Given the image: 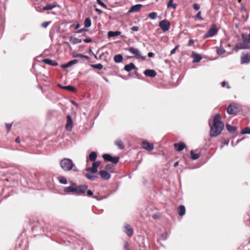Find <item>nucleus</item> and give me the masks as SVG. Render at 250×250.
<instances>
[{
	"mask_svg": "<svg viewBox=\"0 0 250 250\" xmlns=\"http://www.w3.org/2000/svg\"><path fill=\"white\" fill-rule=\"evenodd\" d=\"M221 118L219 114H216L213 119L212 125L209 122L210 127V135L211 137H216L219 135L224 128V124L221 121Z\"/></svg>",
	"mask_w": 250,
	"mask_h": 250,
	"instance_id": "obj_1",
	"label": "nucleus"
},
{
	"mask_svg": "<svg viewBox=\"0 0 250 250\" xmlns=\"http://www.w3.org/2000/svg\"><path fill=\"white\" fill-rule=\"evenodd\" d=\"M60 166L61 168L65 171H68L72 169L74 171H77L75 164L72 160L68 158H63L60 161Z\"/></svg>",
	"mask_w": 250,
	"mask_h": 250,
	"instance_id": "obj_2",
	"label": "nucleus"
},
{
	"mask_svg": "<svg viewBox=\"0 0 250 250\" xmlns=\"http://www.w3.org/2000/svg\"><path fill=\"white\" fill-rule=\"evenodd\" d=\"M33 67L36 71L38 73V77L40 78H42V76H43L44 77L45 73V65H42L40 64H38L36 62Z\"/></svg>",
	"mask_w": 250,
	"mask_h": 250,
	"instance_id": "obj_3",
	"label": "nucleus"
},
{
	"mask_svg": "<svg viewBox=\"0 0 250 250\" xmlns=\"http://www.w3.org/2000/svg\"><path fill=\"white\" fill-rule=\"evenodd\" d=\"M129 52L133 54L137 59H141L142 61H144L146 59V57L141 55L140 51L135 47H131L128 48Z\"/></svg>",
	"mask_w": 250,
	"mask_h": 250,
	"instance_id": "obj_4",
	"label": "nucleus"
},
{
	"mask_svg": "<svg viewBox=\"0 0 250 250\" xmlns=\"http://www.w3.org/2000/svg\"><path fill=\"white\" fill-rule=\"evenodd\" d=\"M218 32V30L214 24H213L211 26L209 29L207 31V32L204 35V38H208L209 37H211L216 35Z\"/></svg>",
	"mask_w": 250,
	"mask_h": 250,
	"instance_id": "obj_5",
	"label": "nucleus"
},
{
	"mask_svg": "<svg viewBox=\"0 0 250 250\" xmlns=\"http://www.w3.org/2000/svg\"><path fill=\"white\" fill-rule=\"evenodd\" d=\"M71 186L66 187L64 188V192L67 193H73L77 195V189L76 184L73 182H71Z\"/></svg>",
	"mask_w": 250,
	"mask_h": 250,
	"instance_id": "obj_6",
	"label": "nucleus"
},
{
	"mask_svg": "<svg viewBox=\"0 0 250 250\" xmlns=\"http://www.w3.org/2000/svg\"><path fill=\"white\" fill-rule=\"evenodd\" d=\"M170 22L167 20H164L159 22V26L164 32L167 31L170 28Z\"/></svg>",
	"mask_w": 250,
	"mask_h": 250,
	"instance_id": "obj_7",
	"label": "nucleus"
},
{
	"mask_svg": "<svg viewBox=\"0 0 250 250\" xmlns=\"http://www.w3.org/2000/svg\"><path fill=\"white\" fill-rule=\"evenodd\" d=\"M100 161H96L92 163V167H88L86 169V171H89L91 173H95L98 171V167L100 165Z\"/></svg>",
	"mask_w": 250,
	"mask_h": 250,
	"instance_id": "obj_8",
	"label": "nucleus"
},
{
	"mask_svg": "<svg viewBox=\"0 0 250 250\" xmlns=\"http://www.w3.org/2000/svg\"><path fill=\"white\" fill-rule=\"evenodd\" d=\"M250 62V53H243L241 57V64H248Z\"/></svg>",
	"mask_w": 250,
	"mask_h": 250,
	"instance_id": "obj_9",
	"label": "nucleus"
},
{
	"mask_svg": "<svg viewBox=\"0 0 250 250\" xmlns=\"http://www.w3.org/2000/svg\"><path fill=\"white\" fill-rule=\"evenodd\" d=\"M250 48V45L246 42H239L236 44L234 47V50L238 51L240 49H248Z\"/></svg>",
	"mask_w": 250,
	"mask_h": 250,
	"instance_id": "obj_10",
	"label": "nucleus"
},
{
	"mask_svg": "<svg viewBox=\"0 0 250 250\" xmlns=\"http://www.w3.org/2000/svg\"><path fill=\"white\" fill-rule=\"evenodd\" d=\"M142 147L147 150V151H151L154 148V146H153V144H150V143H149L148 142H147L146 141H144L142 142Z\"/></svg>",
	"mask_w": 250,
	"mask_h": 250,
	"instance_id": "obj_11",
	"label": "nucleus"
},
{
	"mask_svg": "<svg viewBox=\"0 0 250 250\" xmlns=\"http://www.w3.org/2000/svg\"><path fill=\"white\" fill-rule=\"evenodd\" d=\"M73 128V123L71 117L70 115L67 116V122L65 125V129L67 131H71Z\"/></svg>",
	"mask_w": 250,
	"mask_h": 250,
	"instance_id": "obj_12",
	"label": "nucleus"
},
{
	"mask_svg": "<svg viewBox=\"0 0 250 250\" xmlns=\"http://www.w3.org/2000/svg\"><path fill=\"white\" fill-rule=\"evenodd\" d=\"M124 231L129 237H131L133 235V230L127 224L124 226Z\"/></svg>",
	"mask_w": 250,
	"mask_h": 250,
	"instance_id": "obj_13",
	"label": "nucleus"
},
{
	"mask_svg": "<svg viewBox=\"0 0 250 250\" xmlns=\"http://www.w3.org/2000/svg\"><path fill=\"white\" fill-rule=\"evenodd\" d=\"M87 188V186L85 185H82L79 186H77V195H80L83 193H84Z\"/></svg>",
	"mask_w": 250,
	"mask_h": 250,
	"instance_id": "obj_14",
	"label": "nucleus"
},
{
	"mask_svg": "<svg viewBox=\"0 0 250 250\" xmlns=\"http://www.w3.org/2000/svg\"><path fill=\"white\" fill-rule=\"evenodd\" d=\"M227 113L229 114H235L237 112V109L233 104H230L227 109Z\"/></svg>",
	"mask_w": 250,
	"mask_h": 250,
	"instance_id": "obj_15",
	"label": "nucleus"
},
{
	"mask_svg": "<svg viewBox=\"0 0 250 250\" xmlns=\"http://www.w3.org/2000/svg\"><path fill=\"white\" fill-rule=\"evenodd\" d=\"M99 174L102 178L105 180L109 179L111 177L110 174L104 170L100 171Z\"/></svg>",
	"mask_w": 250,
	"mask_h": 250,
	"instance_id": "obj_16",
	"label": "nucleus"
},
{
	"mask_svg": "<svg viewBox=\"0 0 250 250\" xmlns=\"http://www.w3.org/2000/svg\"><path fill=\"white\" fill-rule=\"evenodd\" d=\"M144 74L149 77H154L156 75V72L152 69H146L144 72Z\"/></svg>",
	"mask_w": 250,
	"mask_h": 250,
	"instance_id": "obj_17",
	"label": "nucleus"
},
{
	"mask_svg": "<svg viewBox=\"0 0 250 250\" xmlns=\"http://www.w3.org/2000/svg\"><path fill=\"white\" fill-rule=\"evenodd\" d=\"M174 146L176 150L181 151L186 147V145L183 143H180L174 144Z\"/></svg>",
	"mask_w": 250,
	"mask_h": 250,
	"instance_id": "obj_18",
	"label": "nucleus"
},
{
	"mask_svg": "<svg viewBox=\"0 0 250 250\" xmlns=\"http://www.w3.org/2000/svg\"><path fill=\"white\" fill-rule=\"evenodd\" d=\"M142 7V5L141 4L133 5L130 8L128 12L130 13L138 12L140 10Z\"/></svg>",
	"mask_w": 250,
	"mask_h": 250,
	"instance_id": "obj_19",
	"label": "nucleus"
},
{
	"mask_svg": "<svg viewBox=\"0 0 250 250\" xmlns=\"http://www.w3.org/2000/svg\"><path fill=\"white\" fill-rule=\"evenodd\" d=\"M135 68L136 66L135 64L131 62L129 64L125 65L124 67V69L127 72H130L132 70L135 69Z\"/></svg>",
	"mask_w": 250,
	"mask_h": 250,
	"instance_id": "obj_20",
	"label": "nucleus"
},
{
	"mask_svg": "<svg viewBox=\"0 0 250 250\" xmlns=\"http://www.w3.org/2000/svg\"><path fill=\"white\" fill-rule=\"evenodd\" d=\"M78 62V61L77 60H73L71 61H69V62H68L67 63H66L65 64L62 65L61 67L62 68H66L70 67V66H71L72 65H73L74 64L77 63Z\"/></svg>",
	"mask_w": 250,
	"mask_h": 250,
	"instance_id": "obj_21",
	"label": "nucleus"
},
{
	"mask_svg": "<svg viewBox=\"0 0 250 250\" xmlns=\"http://www.w3.org/2000/svg\"><path fill=\"white\" fill-rule=\"evenodd\" d=\"M241 37L244 42H246L247 43H250V34H242Z\"/></svg>",
	"mask_w": 250,
	"mask_h": 250,
	"instance_id": "obj_22",
	"label": "nucleus"
},
{
	"mask_svg": "<svg viewBox=\"0 0 250 250\" xmlns=\"http://www.w3.org/2000/svg\"><path fill=\"white\" fill-rule=\"evenodd\" d=\"M59 86L62 89H66L73 92H75L76 91L75 88L70 85L61 86V85L59 84Z\"/></svg>",
	"mask_w": 250,
	"mask_h": 250,
	"instance_id": "obj_23",
	"label": "nucleus"
},
{
	"mask_svg": "<svg viewBox=\"0 0 250 250\" xmlns=\"http://www.w3.org/2000/svg\"><path fill=\"white\" fill-rule=\"evenodd\" d=\"M186 209L183 205H181L178 208V213L181 216H183L185 214Z\"/></svg>",
	"mask_w": 250,
	"mask_h": 250,
	"instance_id": "obj_24",
	"label": "nucleus"
},
{
	"mask_svg": "<svg viewBox=\"0 0 250 250\" xmlns=\"http://www.w3.org/2000/svg\"><path fill=\"white\" fill-rule=\"evenodd\" d=\"M121 32L120 31H109L108 32V36L109 37H113L115 36H118L120 35Z\"/></svg>",
	"mask_w": 250,
	"mask_h": 250,
	"instance_id": "obj_25",
	"label": "nucleus"
},
{
	"mask_svg": "<svg viewBox=\"0 0 250 250\" xmlns=\"http://www.w3.org/2000/svg\"><path fill=\"white\" fill-rule=\"evenodd\" d=\"M123 56L121 54H118L114 56V61L115 62L120 63L123 61Z\"/></svg>",
	"mask_w": 250,
	"mask_h": 250,
	"instance_id": "obj_26",
	"label": "nucleus"
},
{
	"mask_svg": "<svg viewBox=\"0 0 250 250\" xmlns=\"http://www.w3.org/2000/svg\"><path fill=\"white\" fill-rule=\"evenodd\" d=\"M70 42L73 44H76L82 42V40L75 37H71Z\"/></svg>",
	"mask_w": 250,
	"mask_h": 250,
	"instance_id": "obj_27",
	"label": "nucleus"
},
{
	"mask_svg": "<svg viewBox=\"0 0 250 250\" xmlns=\"http://www.w3.org/2000/svg\"><path fill=\"white\" fill-rule=\"evenodd\" d=\"M97 157V153L95 152H91L88 156L89 160L91 161H94Z\"/></svg>",
	"mask_w": 250,
	"mask_h": 250,
	"instance_id": "obj_28",
	"label": "nucleus"
},
{
	"mask_svg": "<svg viewBox=\"0 0 250 250\" xmlns=\"http://www.w3.org/2000/svg\"><path fill=\"white\" fill-rule=\"evenodd\" d=\"M36 61L38 62H44L47 64V58H42V56H38L36 58Z\"/></svg>",
	"mask_w": 250,
	"mask_h": 250,
	"instance_id": "obj_29",
	"label": "nucleus"
},
{
	"mask_svg": "<svg viewBox=\"0 0 250 250\" xmlns=\"http://www.w3.org/2000/svg\"><path fill=\"white\" fill-rule=\"evenodd\" d=\"M115 144L121 149H123L124 147V145L121 140H118L116 141L115 142Z\"/></svg>",
	"mask_w": 250,
	"mask_h": 250,
	"instance_id": "obj_30",
	"label": "nucleus"
},
{
	"mask_svg": "<svg viewBox=\"0 0 250 250\" xmlns=\"http://www.w3.org/2000/svg\"><path fill=\"white\" fill-rule=\"evenodd\" d=\"M92 173H87L85 174V176L87 179L91 181H94L97 177L95 175H92Z\"/></svg>",
	"mask_w": 250,
	"mask_h": 250,
	"instance_id": "obj_31",
	"label": "nucleus"
},
{
	"mask_svg": "<svg viewBox=\"0 0 250 250\" xmlns=\"http://www.w3.org/2000/svg\"><path fill=\"white\" fill-rule=\"evenodd\" d=\"M193 62H198L199 61H200V60L202 59V57L200 55H199L198 54H193Z\"/></svg>",
	"mask_w": 250,
	"mask_h": 250,
	"instance_id": "obj_32",
	"label": "nucleus"
},
{
	"mask_svg": "<svg viewBox=\"0 0 250 250\" xmlns=\"http://www.w3.org/2000/svg\"><path fill=\"white\" fill-rule=\"evenodd\" d=\"M226 127L227 129V130L229 132H233L235 131L236 129V127L235 126H231L229 124H226Z\"/></svg>",
	"mask_w": 250,
	"mask_h": 250,
	"instance_id": "obj_33",
	"label": "nucleus"
},
{
	"mask_svg": "<svg viewBox=\"0 0 250 250\" xmlns=\"http://www.w3.org/2000/svg\"><path fill=\"white\" fill-rule=\"evenodd\" d=\"M59 182L62 184L66 185L67 183L66 178L63 176H61L58 178Z\"/></svg>",
	"mask_w": 250,
	"mask_h": 250,
	"instance_id": "obj_34",
	"label": "nucleus"
},
{
	"mask_svg": "<svg viewBox=\"0 0 250 250\" xmlns=\"http://www.w3.org/2000/svg\"><path fill=\"white\" fill-rule=\"evenodd\" d=\"M191 158L193 160H196L199 158L200 155L198 153H194L193 150L190 151Z\"/></svg>",
	"mask_w": 250,
	"mask_h": 250,
	"instance_id": "obj_35",
	"label": "nucleus"
},
{
	"mask_svg": "<svg viewBox=\"0 0 250 250\" xmlns=\"http://www.w3.org/2000/svg\"><path fill=\"white\" fill-rule=\"evenodd\" d=\"M36 9L37 11L39 12H42L43 11L47 10V5L42 7V6H36Z\"/></svg>",
	"mask_w": 250,
	"mask_h": 250,
	"instance_id": "obj_36",
	"label": "nucleus"
},
{
	"mask_svg": "<svg viewBox=\"0 0 250 250\" xmlns=\"http://www.w3.org/2000/svg\"><path fill=\"white\" fill-rule=\"evenodd\" d=\"M176 6L177 4L173 3V0H169L167 4V8L172 7L174 9L176 8Z\"/></svg>",
	"mask_w": 250,
	"mask_h": 250,
	"instance_id": "obj_37",
	"label": "nucleus"
},
{
	"mask_svg": "<svg viewBox=\"0 0 250 250\" xmlns=\"http://www.w3.org/2000/svg\"><path fill=\"white\" fill-rule=\"evenodd\" d=\"M84 26L85 27H89L91 25V20L90 18H86L84 22Z\"/></svg>",
	"mask_w": 250,
	"mask_h": 250,
	"instance_id": "obj_38",
	"label": "nucleus"
},
{
	"mask_svg": "<svg viewBox=\"0 0 250 250\" xmlns=\"http://www.w3.org/2000/svg\"><path fill=\"white\" fill-rule=\"evenodd\" d=\"M103 157L105 161L110 162L111 160L110 159L112 158V156L108 154H104L103 155Z\"/></svg>",
	"mask_w": 250,
	"mask_h": 250,
	"instance_id": "obj_39",
	"label": "nucleus"
},
{
	"mask_svg": "<svg viewBox=\"0 0 250 250\" xmlns=\"http://www.w3.org/2000/svg\"><path fill=\"white\" fill-rule=\"evenodd\" d=\"M58 63L55 60H52L50 59H48V65H50L52 66H57Z\"/></svg>",
	"mask_w": 250,
	"mask_h": 250,
	"instance_id": "obj_40",
	"label": "nucleus"
},
{
	"mask_svg": "<svg viewBox=\"0 0 250 250\" xmlns=\"http://www.w3.org/2000/svg\"><path fill=\"white\" fill-rule=\"evenodd\" d=\"M110 160H111L110 161V162H111L113 164H116L119 161V157H118V156L112 157V158Z\"/></svg>",
	"mask_w": 250,
	"mask_h": 250,
	"instance_id": "obj_41",
	"label": "nucleus"
},
{
	"mask_svg": "<svg viewBox=\"0 0 250 250\" xmlns=\"http://www.w3.org/2000/svg\"><path fill=\"white\" fill-rule=\"evenodd\" d=\"M242 134H250V128L249 127H245L241 131Z\"/></svg>",
	"mask_w": 250,
	"mask_h": 250,
	"instance_id": "obj_42",
	"label": "nucleus"
},
{
	"mask_svg": "<svg viewBox=\"0 0 250 250\" xmlns=\"http://www.w3.org/2000/svg\"><path fill=\"white\" fill-rule=\"evenodd\" d=\"M92 67L96 68V69H98L99 70H101L103 67V65L101 63L93 64L92 65Z\"/></svg>",
	"mask_w": 250,
	"mask_h": 250,
	"instance_id": "obj_43",
	"label": "nucleus"
},
{
	"mask_svg": "<svg viewBox=\"0 0 250 250\" xmlns=\"http://www.w3.org/2000/svg\"><path fill=\"white\" fill-rule=\"evenodd\" d=\"M148 17L152 20H154L157 17V14L155 12L150 13L148 14Z\"/></svg>",
	"mask_w": 250,
	"mask_h": 250,
	"instance_id": "obj_44",
	"label": "nucleus"
},
{
	"mask_svg": "<svg viewBox=\"0 0 250 250\" xmlns=\"http://www.w3.org/2000/svg\"><path fill=\"white\" fill-rule=\"evenodd\" d=\"M225 52V49L223 48H217V53L218 55H221L223 54Z\"/></svg>",
	"mask_w": 250,
	"mask_h": 250,
	"instance_id": "obj_45",
	"label": "nucleus"
},
{
	"mask_svg": "<svg viewBox=\"0 0 250 250\" xmlns=\"http://www.w3.org/2000/svg\"><path fill=\"white\" fill-rule=\"evenodd\" d=\"M75 57H82L85 58L87 60H88L89 59V57L87 55H84L82 54H78L74 56Z\"/></svg>",
	"mask_w": 250,
	"mask_h": 250,
	"instance_id": "obj_46",
	"label": "nucleus"
},
{
	"mask_svg": "<svg viewBox=\"0 0 250 250\" xmlns=\"http://www.w3.org/2000/svg\"><path fill=\"white\" fill-rule=\"evenodd\" d=\"M113 168H114V166L112 165H110V164L107 165L105 167L106 170H108V171H112Z\"/></svg>",
	"mask_w": 250,
	"mask_h": 250,
	"instance_id": "obj_47",
	"label": "nucleus"
},
{
	"mask_svg": "<svg viewBox=\"0 0 250 250\" xmlns=\"http://www.w3.org/2000/svg\"><path fill=\"white\" fill-rule=\"evenodd\" d=\"M221 86L223 87H226L228 88V89H229L230 88V87L229 86V84L228 82H223L222 83H221Z\"/></svg>",
	"mask_w": 250,
	"mask_h": 250,
	"instance_id": "obj_48",
	"label": "nucleus"
},
{
	"mask_svg": "<svg viewBox=\"0 0 250 250\" xmlns=\"http://www.w3.org/2000/svg\"><path fill=\"white\" fill-rule=\"evenodd\" d=\"M97 0V2H98V3L99 5H100L101 6H102L103 7H104V8H107V6L104 2H103L101 0Z\"/></svg>",
	"mask_w": 250,
	"mask_h": 250,
	"instance_id": "obj_49",
	"label": "nucleus"
},
{
	"mask_svg": "<svg viewBox=\"0 0 250 250\" xmlns=\"http://www.w3.org/2000/svg\"><path fill=\"white\" fill-rule=\"evenodd\" d=\"M179 46L180 45L178 44L173 49H172L170 51V55L174 54L175 53L176 51L178 49Z\"/></svg>",
	"mask_w": 250,
	"mask_h": 250,
	"instance_id": "obj_50",
	"label": "nucleus"
},
{
	"mask_svg": "<svg viewBox=\"0 0 250 250\" xmlns=\"http://www.w3.org/2000/svg\"><path fill=\"white\" fill-rule=\"evenodd\" d=\"M196 18L200 20H203V18L201 17V11H199L197 14L196 15Z\"/></svg>",
	"mask_w": 250,
	"mask_h": 250,
	"instance_id": "obj_51",
	"label": "nucleus"
},
{
	"mask_svg": "<svg viewBox=\"0 0 250 250\" xmlns=\"http://www.w3.org/2000/svg\"><path fill=\"white\" fill-rule=\"evenodd\" d=\"M131 30L133 32L138 31L139 30V27L138 26H133L130 28Z\"/></svg>",
	"mask_w": 250,
	"mask_h": 250,
	"instance_id": "obj_52",
	"label": "nucleus"
},
{
	"mask_svg": "<svg viewBox=\"0 0 250 250\" xmlns=\"http://www.w3.org/2000/svg\"><path fill=\"white\" fill-rule=\"evenodd\" d=\"M193 8L195 10H198L199 9H200V6L197 3H195L194 5H193Z\"/></svg>",
	"mask_w": 250,
	"mask_h": 250,
	"instance_id": "obj_53",
	"label": "nucleus"
},
{
	"mask_svg": "<svg viewBox=\"0 0 250 250\" xmlns=\"http://www.w3.org/2000/svg\"><path fill=\"white\" fill-rule=\"evenodd\" d=\"M55 7H56L55 5L48 4V10L52 9Z\"/></svg>",
	"mask_w": 250,
	"mask_h": 250,
	"instance_id": "obj_54",
	"label": "nucleus"
},
{
	"mask_svg": "<svg viewBox=\"0 0 250 250\" xmlns=\"http://www.w3.org/2000/svg\"><path fill=\"white\" fill-rule=\"evenodd\" d=\"M83 42L86 43H89L92 42V40L90 38H86L83 40Z\"/></svg>",
	"mask_w": 250,
	"mask_h": 250,
	"instance_id": "obj_55",
	"label": "nucleus"
},
{
	"mask_svg": "<svg viewBox=\"0 0 250 250\" xmlns=\"http://www.w3.org/2000/svg\"><path fill=\"white\" fill-rule=\"evenodd\" d=\"M6 128H7V129L8 130V131H9L11 128V126H12V124H6Z\"/></svg>",
	"mask_w": 250,
	"mask_h": 250,
	"instance_id": "obj_56",
	"label": "nucleus"
},
{
	"mask_svg": "<svg viewBox=\"0 0 250 250\" xmlns=\"http://www.w3.org/2000/svg\"><path fill=\"white\" fill-rule=\"evenodd\" d=\"M194 44V41L192 39H190L188 41V45L192 46Z\"/></svg>",
	"mask_w": 250,
	"mask_h": 250,
	"instance_id": "obj_57",
	"label": "nucleus"
},
{
	"mask_svg": "<svg viewBox=\"0 0 250 250\" xmlns=\"http://www.w3.org/2000/svg\"><path fill=\"white\" fill-rule=\"evenodd\" d=\"M87 30L85 28H82V29H81L80 30H79L77 33H82V32H84V31H86Z\"/></svg>",
	"mask_w": 250,
	"mask_h": 250,
	"instance_id": "obj_58",
	"label": "nucleus"
},
{
	"mask_svg": "<svg viewBox=\"0 0 250 250\" xmlns=\"http://www.w3.org/2000/svg\"><path fill=\"white\" fill-rule=\"evenodd\" d=\"M87 194L88 196H91L93 195V193L91 190H88L87 191Z\"/></svg>",
	"mask_w": 250,
	"mask_h": 250,
	"instance_id": "obj_59",
	"label": "nucleus"
},
{
	"mask_svg": "<svg viewBox=\"0 0 250 250\" xmlns=\"http://www.w3.org/2000/svg\"><path fill=\"white\" fill-rule=\"evenodd\" d=\"M125 249L126 250H129V245L127 243H126L125 245Z\"/></svg>",
	"mask_w": 250,
	"mask_h": 250,
	"instance_id": "obj_60",
	"label": "nucleus"
},
{
	"mask_svg": "<svg viewBox=\"0 0 250 250\" xmlns=\"http://www.w3.org/2000/svg\"><path fill=\"white\" fill-rule=\"evenodd\" d=\"M95 10L99 14H101L103 13V12L99 9L96 8Z\"/></svg>",
	"mask_w": 250,
	"mask_h": 250,
	"instance_id": "obj_61",
	"label": "nucleus"
},
{
	"mask_svg": "<svg viewBox=\"0 0 250 250\" xmlns=\"http://www.w3.org/2000/svg\"><path fill=\"white\" fill-rule=\"evenodd\" d=\"M42 27H43L44 28H46L47 27V21H45V22H43L42 24Z\"/></svg>",
	"mask_w": 250,
	"mask_h": 250,
	"instance_id": "obj_62",
	"label": "nucleus"
},
{
	"mask_svg": "<svg viewBox=\"0 0 250 250\" xmlns=\"http://www.w3.org/2000/svg\"><path fill=\"white\" fill-rule=\"evenodd\" d=\"M15 142L17 143H20L21 142V139L19 137H18L16 138L15 139Z\"/></svg>",
	"mask_w": 250,
	"mask_h": 250,
	"instance_id": "obj_63",
	"label": "nucleus"
},
{
	"mask_svg": "<svg viewBox=\"0 0 250 250\" xmlns=\"http://www.w3.org/2000/svg\"><path fill=\"white\" fill-rule=\"evenodd\" d=\"M153 55H154V54L152 52H149L148 53V56L149 57H152L153 56Z\"/></svg>",
	"mask_w": 250,
	"mask_h": 250,
	"instance_id": "obj_64",
	"label": "nucleus"
}]
</instances>
